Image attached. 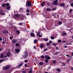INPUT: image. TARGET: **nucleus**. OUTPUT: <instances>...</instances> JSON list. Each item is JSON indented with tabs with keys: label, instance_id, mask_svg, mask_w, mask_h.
I'll list each match as a JSON object with an SVG mask.
<instances>
[{
	"label": "nucleus",
	"instance_id": "49530a36",
	"mask_svg": "<svg viewBox=\"0 0 73 73\" xmlns=\"http://www.w3.org/2000/svg\"><path fill=\"white\" fill-rule=\"evenodd\" d=\"M13 36L10 37H9L10 39V40H12L13 38Z\"/></svg>",
	"mask_w": 73,
	"mask_h": 73
},
{
	"label": "nucleus",
	"instance_id": "69168bd1",
	"mask_svg": "<svg viewBox=\"0 0 73 73\" xmlns=\"http://www.w3.org/2000/svg\"><path fill=\"white\" fill-rule=\"evenodd\" d=\"M64 48H67V46H64Z\"/></svg>",
	"mask_w": 73,
	"mask_h": 73
},
{
	"label": "nucleus",
	"instance_id": "72a5a7b5",
	"mask_svg": "<svg viewBox=\"0 0 73 73\" xmlns=\"http://www.w3.org/2000/svg\"><path fill=\"white\" fill-rule=\"evenodd\" d=\"M70 61V59L68 58L67 59V63L69 62Z\"/></svg>",
	"mask_w": 73,
	"mask_h": 73
},
{
	"label": "nucleus",
	"instance_id": "338daca9",
	"mask_svg": "<svg viewBox=\"0 0 73 73\" xmlns=\"http://www.w3.org/2000/svg\"><path fill=\"white\" fill-rule=\"evenodd\" d=\"M71 70H73V67H72V68H71Z\"/></svg>",
	"mask_w": 73,
	"mask_h": 73
},
{
	"label": "nucleus",
	"instance_id": "423d86ee",
	"mask_svg": "<svg viewBox=\"0 0 73 73\" xmlns=\"http://www.w3.org/2000/svg\"><path fill=\"white\" fill-rule=\"evenodd\" d=\"M45 57L46 58L48 59V60H50V57H49V56L48 55H45Z\"/></svg>",
	"mask_w": 73,
	"mask_h": 73
},
{
	"label": "nucleus",
	"instance_id": "f03ea898",
	"mask_svg": "<svg viewBox=\"0 0 73 73\" xmlns=\"http://www.w3.org/2000/svg\"><path fill=\"white\" fill-rule=\"evenodd\" d=\"M23 57L24 58H26L28 57V53L27 52H24V55L23 56Z\"/></svg>",
	"mask_w": 73,
	"mask_h": 73
},
{
	"label": "nucleus",
	"instance_id": "6e6d98bb",
	"mask_svg": "<svg viewBox=\"0 0 73 73\" xmlns=\"http://www.w3.org/2000/svg\"><path fill=\"white\" fill-rule=\"evenodd\" d=\"M23 73H26V72H25V71H23L22 72Z\"/></svg>",
	"mask_w": 73,
	"mask_h": 73
},
{
	"label": "nucleus",
	"instance_id": "e433bc0d",
	"mask_svg": "<svg viewBox=\"0 0 73 73\" xmlns=\"http://www.w3.org/2000/svg\"><path fill=\"white\" fill-rule=\"evenodd\" d=\"M48 62V60L47 59H46L45 62H46V63H47V62Z\"/></svg>",
	"mask_w": 73,
	"mask_h": 73
},
{
	"label": "nucleus",
	"instance_id": "a19ab883",
	"mask_svg": "<svg viewBox=\"0 0 73 73\" xmlns=\"http://www.w3.org/2000/svg\"><path fill=\"white\" fill-rule=\"evenodd\" d=\"M66 35V33H62V35Z\"/></svg>",
	"mask_w": 73,
	"mask_h": 73
},
{
	"label": "nucleus",
	"instance_id": "a211bd4d",
	"mask_svg": "<svg viewBox=\"0 0 73 73\" xmlns=\"http://www.w3.org/2000/svg\"><path fill=\"white\" fill-rule=\"evenodd\" d=\"M8 33V31H5L3 32V33Z\"/></svg>",
	"mask_w": 73,
	"mask_h": 73
},
{
	"label": "nucleus",
	"instance_id": "09e8293b",
	"mask_svg": "<svg viewBox=\"0 0 73 73\" xmlns=\"http://www.w3.org/2000/svg\"><path fill=\"white\" fill-rule=\"evenodd\" d=\"M24 62H28V60H25L24 61Z\"/></svg>",
	"mask_w": 73,
	"mask_h": 73
},
{
	"label": "nucleus",
	"instance_id": "6ab92c4d",
	"mask_svg": "<svg viewBox=\"0 0 73 73\" xmlns=\"http://www.w3.org/2000/svg\"><path fill=\"white\" fill-rule=\"evenodd\" d=\"M46 11H51V9L49 8H48L46 9Z\"/></svg>",
	"mask_w": 73,
	"mask_h": 73
},
{
	"label": "nucleus",
	"instance_id": "a18cd8bd",
	"mask_svg": "<svg viewBox=\"0 0 73 73\" xmlns=\"http://www.w3.org/2000/svg\"><path fill=\"white\" fill-rule=\"evenodd\" d=\"M49 45H50V43H49V42L47 43V44H46V46Z\"/></svg>",
	"mask_w": 73,
	"mask_h": 73
},
{
	"label": "nucleus",
	"instance_id": "f3484780",
	"mask_svg": "<svg viewBox=\"0 0 73 73\" xmlns=\"http://www.w3.org/2000/svg\"><path fill=\"white\" fill-rule=\"evenodd\" d=\"M52 45H53V46H56V45H57L54 42H53L52 44Z\"/></svg>",
	"mask_w": 73,
	"mask_h": 73
},
{
	"label": "nucleus",
	"instance_id": "6e6552de",
	"mask_svg": "<svg viewBox=\"0 0 73 73\" xmlns=\"http://www.w3.org/2000/svg\"><path fill=\"white\" fill-rule=\"evenodd\" d=\"M62 22L60 21L58 22V23L56 25V26H58L59 25H61L62 24Z\"/></svg>",
	"mask_w": 73,
	"mask_h": 73
},
{
	"label": "nucleus",
	"instance_id": "5701e85b",
	"mask_svg": "<svg viewBox=\"0 0 73 73\" xmlns=\"http://www.w3.org/2000/svg\"><path fill=\"white\" fill-rule=\"evenodd\" d=\"M59 54V52H56L54 53V55H57V54Z\"/></svg>",
	"mask_w": 73,
	"mask_h": 73
},
{
	"label": "nucleus",
	"instance_id": "f257e3e1",
	"mask_svg": "<svg viewBox=\"0 0 73 73\" xmlns=\"http://www.w3.org/2000/svg\"><path fill=\"white\" fill-rule=\"evenodd\" d=\"M26 7H31V5H32V3H31L30 1H28L26 2Z\"/></svg>",
	"mask_w": 73,
	"mask_h": 73
},
{
	"label": "nucleus",
	"instance_id": "473e14b6",
	"mask_svg": "<svg viewBox=\"0 0 73 73\" xmlns=\"http://www.w3.org/2000/svg\"><path fill=\"white\" fill-rule=\"evenodd\" d=\"M31 36H32V37H33V36H34V34L33 33H31Z\"/></svg>",
	"mask_w": 73,
	"mask_h": 73
},
{
	"label": "nucleus",
	"instance_id": "412c9836",
	"mask_svg": "<svg viewBox=\"0 0 73 73\" xmlns=\"http://www.w3.org/2000/svg\"><path fill=\"white\" fill-rule=\"evenodd\" d=\"M15 17H19V15L17 14H16L15 15Z\"/></svg>",
	"mask_w": 73,
	"mask_h": 73
},
{
	"label": "nucleus",
	"instance_id": "f8f14e48",
	"mask_svg": "<svg viewBox=\"0 0 73 73\" xmlns=\"http://www.w3.org/2000/svg\"><path fill=\"white\" fill-rule=\"evenodd\" d=\"M15 51L17 53H19L20 52V50L17 49H15Z\"/></svg>",
	"mask_w": 73,
	"mask_h": 73
},
{
	"label": "nucleus",
	"instance_id": "c756f323",
	"mask_svg": "<svg viewBox=\"0 0 73 73\" xmlns=\"http://www.w3.org/2000/svg\"><path fill=\"white\" fill-rule=\"evenodd\" d=\"M16 32L18 33V34H20V31L19 30H17L16 31Z\"/></svg>",
	"mask_w": 73,
	"mask_h": 73
},
{
	"label": "nucleus",
	"instance_id": "37998d69",
	"mask_svg": "<svg viewBox=\"0 0 73 73\" xmlns=\"http://www.w3.org/2000/svg\"><path fill=\"white\" fill-rule=\"evenodd\" d=\"M0 14H1V15H4V13L3 12L0 13Z\"/></svg>",
	"mask_w": 73,
	"mask_h": 73
},
{
	"label": "nucleus",
	"instance_id": "1a4fd4ad",
	"mask_svg": "<svg viewBox=\"0 0 73 73\" xmlns=\"http://www.w3.org/2000/svg\"><path fill=\"white\" fill-rule=\"evenodd\" d=\"M60 5L62 7H63L65 5V3H61L60 4Z\"/></svg>",
	"mask_w": 73,
	"mask_h": 73
},
{
	"label": "nucleus",
	"instance_id": "39448f33",
	"mask_svg": "<svg viewBox=\"0 0 73 73\" xmlns=\"http://www.w3.org/2000/svg\"><path fill=\"white\" fill-rule=\"evenodd\" d=\"M58 3V0H57L54 1L53 2V4L54 5H57Z\"/></svg>",
	"mask_w": 73,
	"mask_h": 73
},
{
	"label": "nucleus",
	"instance_id": "b1692460",
	"mask_svg": "<svg viewBox=\"0 0 73 73\" xmlns=\"http://www.w3.org/2000/svg\"><path fill=\"white\" fill-rule=\"evenodd\" d=\"M44 41H48V39L44 38Z\"/></svg>",
	"mask_w": 73,
	"mask_h": 73
},
{
	"label": "nucleus",
	"instance_id": "0eeeda50",
	"mask_svg": "<svg viewBox=\"0 0 73 73\" xmlns=\"http://www.w3.org/2000/svg\"><path fill=\"white\" fill-rule=\"evenodd\" d=\"M23 65V62H21V63L18 66V68H20L21 66L22 65Z\"/></svg>",
	"mask_w": 73,
	"mask_h": 73
},
{
	"label": "nucleus",
	"instance_id": "13d9d810",
	"mask_svg": "<svg viewBox=\"0 0 73 73\" xmlns=\"http://www.w3.org/2000/svg\"><path fill=\"white\" fill-rule=\"evenodd\" d=\"M66 56H67V57H70V56H69V55H66Z\"/></svg>",
	"mask_w": 73,
	"mask_h": 73
},
{
	"label": "nucleus",
	"instance_id": "a878e982",
	"mask_svg": "<svg viewBox=\"0 0 73 73\" xmlns=\"http://www.w3.org/2000/svg\"><path fill=\"white\" fill-rule=\"evenodd\" d=\"M19 44L18 43H17L15 44V46H19Z\"/></svg>",
	"mask_w": 73,
	"mask_h": 73
},
{
	"label": "nucleus",
	"instance_id": "9d476101",
	"mask_svg": "<svg viewBox=\"0 0 73 73\" xmlns=\"http://www.w3.org/2000/svg\"><path fill=\"white\" fill-rule=\"evenodd\" d=\"M12 42L13 43H16L17 42V40L16 39H13L12 40Z\"/></svg>",
	"mask_w": 73,
	"mask_h": 73
},
{
	"label": "nucleus",
	"instance_id": "052dcab7",
	"mask_svg": "<svg viewBox=\"0 0 73 73\" xmlns=\"http://www.w3.org/2000/svg\"><path fill=\"white\" fill-rule=\"evenodd\" d=\"M56 49L57 50H58V49H59V48H58L57 47H56Z\"/></svg>",
	"mask_w": 73,
	"mask_h": 73
},
{
	"label": "nucleus",
	"instance_id": "e2e57ef3",
	"mask_svg": "<svg viewBox=\"0 0 73 73\" xmlns=\"http://www.w3.org/2000/svg\"><path fill=\"white\" fill-rule=\"evenodd\" d=\"M25 67H27V64H25Z\"/></svg>",
	"mask_w": 73,
	"mask_h": 73
},
{
	"label": "nucleus",
	"instance_id": "2f4dec72",
	"mask_svg": "<svg viewBox=\"0 0 73 73\" xmlns=\"http://www.w3.org/2000/svg\"><path fill=\"white\" fill-rule=\"evenodd\" d=\"M5 60V59H2V60H0V63H1V62H2L4 61Z\"/></svg>",
	"mask_w": 73,
	"mask_h": 73
},
{
	"label": "nucleus",
	"instance_id": "7ed1b4c3",
	"mask_svg": "<svg viewBox=\"0 0 73 73\" xmlns=\"http://www.w3.org/2000/svg\"><path fill=\"white\" fill-rule=\"evenodd\" d=\"M11 67V66H7L6 67H4L3 68V70H7V69H8L9 68Z\"/></svg>",
	"mask_w": 73,
	"mask_h": 73
},
{
	"label": "nucleus",
	"instance_id": "5fc2aeb1",
	"mask_svg": "<svg viewBox=\"0 0 73 73\" xmlns=\"http://www.w3.org/2000/svg\"><path fill=\"white\" fill-rule=\"evenodd\" d=\"M48 48H46L45 50H44V51H45L46 50H48Z\"/></svg>",
	"mask_w": 73,
	"mask_h": 73
},
{
	"label": "nucleus",
	"instance_id": "8fccbe9b",
	"mask_svg": "<svg viewBox=\"0 0 73 73\" xmlns=\"http://www.w3.org/2000/svg\"><path fill=\"white\" fill-rule=\"evenodd\" d=\"M23 23H20L19 24V25H23Z\"/></svg>",
	"mask_w": 73,
	"mask_h": 73
},
{
	"label": "nucleus",
	"instance_id": "393cba45",
	"mask_svg": "<svg viewBox=\"0 0 73 73\" xmlns=\"http://www.w3.org/2000/svg\"><path fill=\"white\" fill-rule=\"evenodd\" d=\"M6 5V3H4L2 5V6L3 7H5V6Z\"/></svg>",
	"mask_w": 73,
	"mask_h": 73
},
{
	"label": "nucleus",
	"instance_id": "de8ad7c7",
	"mask_svg": "<svg viewBox=\"0 0 73 73\" xmlns=\"http://www.w3.org/2000/svg\"><path fill=\"white\" fill-rule=\"evenodd\" d=\"M70 5L71 7H73V3H70Z\"/></svg>",
	"mask_w": 73,
	"mask_h": 73
},
{
	"label": "nucleus",
	"instance_id": "f704fd0d",
	"mask_svg": "<svg viewBox=\"0 0 73 73\" xmlns=\"http://www.w3.org/2000/svg\"><path fill=\"white\" fill-rule=\"evenodd\" d=\"M26 15H27V16H29V15H30V13H29L27 12L26 13Z\"/></svg>",
	"mask_w": 73,
	"mask_h": 73
},
{
	"label": "nucleus",
	"instance_id": "4be33fe9",
	"mask_svg": "<svg viewBox=\"0 0 73 73\" xmlns=\"http://www.w3.org/2000/svg\"><path fill=\"white\" fill-rule=\"evenodd\" d=\"M45 5V3L44 2H42L41 4V6H42V7H43L44 5Z\"/></svg>",
	"mask_w": 73,
	"mask_h": 73
},
{
	"label": "nucleus",
	"instance_id": "7c9ffc66",
	"mask_svg": "<svg viewBox=\"0 0 73 73\" xmlns=\"http://www.w3.org/2000/svg\"><path fill=\"white\" fill-rule=\"evenodd\" d=\"M24 39H25V38H24L22 39L21 40V43H23V41H24Z\"/></svg>",
	"mask_w": 73,
	"mask_h": 73
},
{
	"label": "nucleus",
	"instance_id": "4d7b16f0",
	"mask_svg": "<svg viewBox=\"0 0 73 73\" xmlns=\"http://www.w3.org/2000/svg\"><path fill=\"white\" fill-rule=\"evenodd\" d=\"M70 12H72V11H73V9H70Z\"/></svg>",
	"mask_w": 73,
	"mask_h": 73
},
{
	"label": "nucleus",
	"instance_id": "774afa93",
	"mask_svg": "<svg viewBox=\"0 0 73 73\" xmlns=\"http://www.w3.org/2000/svg\"><path fill=\"white\" fill-rule=\"evenodd\" d=\"M34 49H35V48H36V46H34Z\"/></svg>",
	"mask_w": 73,
	"mask_h": 73
},
{
	"label": "nucleus",
	"instance_id": "c03bdc74",
	"mask_svg": "<svg viewBox=\"0 0 73 73\" xmlns=\"http://www.w3.org/2000/svg\"><path fill=\"white\" fill-rule=\"evenodd\" d=\"M9 3H7L6 4V6L8 7V6H9Z\"/></svg>",
	"mask_w": 73,
	"mask_h": 73
},
{
	"label": "nucleus",
	"instance_id": "c9c22d12",
	"mask_svg": "<svg viewBox=\"0 0 73 73\" xmlns=\"http://www.w3.org/2000/svg\"><path fill=\"white\" fill-rule=\"evenodd\" d=\"M61 42V40L60 39H59L58 40V43H60Z\"/></svg>",
	"mask_w": 73,
	"mask_h": 73
},
{
	"label": "nucleus",
	"instance_id": "bf43d9fd",
	"mask_svg": "<svg viewBox=\"0 0 73 73\" xmlns=\"http://www.w3.org/2000/svg\"><path fill=\"white\" fill-rule=\"evenodd\" d=\"M0 40L1 41H2V40H3V39H2L1 37H0Z\"/></svg>",
	"mask_w": 73,
	"mask_h": 73
},
{
	"label": "nucleus",
	"instance_id": "20e7f679",
	"mask_svg": "<svg viewBox=\"0 0 73 73\" xmlns=\"http://www.w3.org/2000/svg\"><path fill=\"white\" fill-rule=\"evenodd\" d=\"M42 35V34L40 32H39L37 33V35H38L39 37H42V35Z\"/></svg>",
	"mask_w": 73,
	"mask_h": 73
},
{
	"label": "nucleus",
	"instance_id": "aec40b11",
	"mask_svg": "<svg viewBox=\"0 0 73 73\" xmlns=\"http://www.w3.org/2000/svg\"><path fill=\"white\" fill-rule=\"evenodd\" d=\"M56 70L57 72H61V70L59 68H57Z\"/></svg>",
	"mask_w": 73,
	"mask_h": 73
},
{
	"label": "nucleus",
	"instance_id": "0e129e2a",
	"mask_svg": "<svg viewBox=\"0 0 73 73\" xmlns=\"http://www.w3.org/2000/svg\"><path fill=\"white\" fill-rule=\"evenodd\" d=\"M49 42H50V43H52V41H50Z\"/></svg>",
	"mask_w": 73,
	"mask_h": 73
},
{
	"label": "nucleus",
	"instance_id": "864d4df0",
	"mask_svg": "<svg viewBox=\"0 0 73 73\" xmlns=\"http://www.w3.org/2000/svg\"><path fill=\"white\" fill-rule=\"evenodd\" d=\"M56 10V8H54L52 9V11H55V10Z\"/></svg>",
	"mask_w": 73,
	"mask_h": 73
},
{
	"label": "nucleus",
	"instance_id": "c85d7f7f",
	"mask_svg": "<svg viewBox=\"0 0 73 73\" xmlns=\"http://www.w3.org/2000/svg\"><path fill=\"white\" fill-rule=\"evenodd\" d=\"M44 64V63L42 62H40L39 63V65H43Z\"/></svg>",
	"mask_w": 73,
	"mask_h": 73
},
{
	"label": "nucleus",
	"instance_id": "58836bf2",
	"mask_svg": "<svg viewBox=\"0 0 73 73\" xmlns=\"http://www.w3.org/2000/svg\"><path fill=\"white\" fill-rule=\"evenodd\" d=\"M67 45H72V43H68Z\"/></svg>",
	"mask_w": 73,
	"mask_h": 73
},
{
	"label": "nucleus",
	"instance_id": "4468645a",
	"mask_svg": "<svg viewBox=\"0 0 73 73\" xmlns=\"http://www.w3.org/2000/svg\"><path fill=\"white\" fill-rule=\"evenodd\" d=\"M32 68H30V71L29 72V73H32Z\"/></svg>",
	"mask_w": 73,
	"mask_h": 73
},
{
	"label": "nucleus",
	"instance_id": "dca6fc26",
	"mask_svg": "<svg viewBox=\"0 0 73 73\" xmlns=\"http://www.w3.org/2000/svg\"><path fill=\"white\" fill-rule=\"evenodd\" d=\"M40 47L41 48H42L44 47V44H41L40 45Z\"/></svg>",
	"mask_w": 73,
	"mask_h": 73
},
{
	"label": "nucleus",
	"instance_id": "603ef678",
	"mask_svg": "<svg viewBox=\"0 0 73 73\" xmlns=\"http://www.w3.org/2000/svg\"><path fill=\"white\" fill-rule=\"evenodd\" d=\"M26 12H27L29 13V9H27L26 10Z\"/></svg>",
	"mask_w": 73,
	"mask_h": 73
},
{
	"label": "nucleus",
	"instance_id": "3c124183",
	"mask_svg": "<svg viewBox=\"0 0 73 73\" xmlns=\"http://www.w3.org/2000/svg\"><path fill=\"white\" fill-rule=\"evenodd\" d=\"M19 11H23V9H19Z\"/></svg>",
	"mask_w": 73,
	"mask_h": 73
},
{
	"label": "nucleus",
	"instance_id": "79ce46f5",
	"mask_svg": "<svg viewBox=\"0 0 73 73\" xmlns=\"http://www.w3.org/2000/svg\"><path fill=\"white\" fill-rule=\"evenodd\" d=\"M44 56L42 55V56H41V58H44Z\"/></svg>",
	"mask_w": 73,
	"mask_h": 73
},
{
	"label": "nucleus",
	"instance_id": "cd10ccee",
	"mask_svg": "<svg viewBox=\"0 0 73 73\" xmlns=\"http://www.w3.org/2000/svg\"><path fill=\"white\" fill-rule=\"evenodd\" d=\"M51 38L52 40H53L54 39V36H52L51 37Z\"/></svg>",
	"mask_w": 73,
	"mask_h": 73
},
{
	"label": "nucleus",
	"instance_id": "2eb2a0df",
	"mask_svg": "<svg viewBox=\"0 0 73 73\" xmlns=\"http://www.w3.org/2000/svg\"><path fill=\"white\" fill-rule=\"evenodd\" d=\"M7 57H9V56H10V52H7Z\"/></svg>",
	"mask_w": 73,
	"mask_h": 73
},
{
	"label": "nucleus",
	"instance_id": "ddd939ff",
	"mask_svg": "<svg viewBox=\"0 0 73 73\" xmlns=\"http://www.w3.org/2000/svg\"><path fill=\"white\" fill-rule=\"evenodd\" d=\"M0 57L1 58H3L4 57V56H3V54L1 53V54L0 55Z\"/></svg>",
	"mask_w": 73,
	"mask_h": 73
},
{
	"label": "nucleus",
	"instance_id": "bb28decb",
	"mask_svg": "<svg viewBox=\"0 0 73 73\" xmlns=\"http://www.w3.org/2000/svg\"><path fill=\"white\" fill-rule=\"evenodd\" d=\"M10 8H11V6H9L7 7V9H8V10H9V9H10Z\"/></svg>",
	"mask_w": 73,
	"mask_h": 73
},
{
	"label": "nucleus",
	"instance_id": "9b49d317",
	"mask_svg": "<svg viewBox=\"0 0 73 73\" xmlns=\"http://www.w3.org/2000/svg\"><path fill=\"white\" fill-rule=\"evenodd\" d=\"M54 16V17H55V18H56V16H57V17H58V15H57V13H54L53 14Z\"/></svg>",
	"mask_w": 73,
	"mask_h": 73
},
{
	"label": "nucleus",
	"instance_id": "680f3d73",
	"mask_svg": "<svg viewBox=\"0 0 73 73\" xmlns=\"http://www.w3.org/2000/svg\"><path fill=\"white\" fill-rule=\"evenodd\" d=\"M66 42V41H64L62 42V43H64V42Z\"/></svg>",
	"mask_w": 73,
	"mask_h": 73
},
{
	"label": "nucleus",
	"instance_id": "4c0bfd02",
	"mask_svg": "<svg viewBox=\"0 0 73 73\" xmlns=\"http://www.w3.org/2000/svg\"><path fill=\"white\" fill-rule=\"evenodd\" d=\"M37 41V40H35L34 41V43H36Z\"/></svg>",
	"mask_w": 73,
	"mask_h": 73
},
{
	"label": "nucleus",
	"instance_id": "ea45409f",
	"mask_svg": "<svg viewBox=\"0 0 73 73\" xmlns=\"http://www.w3.org/2000/svg\"><path fill=\"white\" fill-rule=\"evenodd\" d=\"M53 62L54 64H56V61L55 60H53Z\"/></svg>",
	"mask_w": 73,
	"mask_h": 73
}]
</instances>
